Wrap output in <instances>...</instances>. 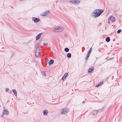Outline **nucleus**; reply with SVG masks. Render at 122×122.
Listing matches in <instances>:
<instances>
[{
  "instance_id": "20e7f679",
  "label": "nucleus",
  "mask_w": 122,
  "mask_h": 122,
  "mask_svg": "<svg viewBox=\"0 0 122 122\" xmlns=\"http://www.w3.org/2000/svg\"><path fill=\"white\" fill-rule=\"evenodd\" d=\"M80 1L79 0H72L70 1L71 3L74 4H77L80 3Z\"/></svg>"
},
{
  "instance_id": "412c9836",
  "label": "nucleus",
  "mask_w": 122,
  "mask_h": 122,
  "mask_svg": "<svg viewBox=\"0 0 122 122\" xmlns=\"http://www.w3.org/2000/svg\"><path fill=\"white\" fill-rule=\"evenodd\" d=\"M89 54H87V56L86 57V59H85L86 60H87L88 59L89 57Z\"/></svg>"
},
{
  "instance_id": "9d476101",
  "label": "nucleus",
  "mask_w": 122,
  "mask_h": 122,
  "mask_svg": "<svg viewBox=\"0 0 122 122\" xmlns=\"http://www.w3.org/2000/svg\"><path fill=\"white\" fill-rule=\"evenodd\" d=\"M68 74V73H66L64 74L63 76L62 77V79L63 80H64L65 78L67 76Z\"/></svg>"
},
{
  "instance_id": "423d86ee",
  "label": "nucleus",
  "mask_w": 122,
  "mask_h": 122,
  "mask_svg": "<svg viewBox=\"0 0 122 122\" xmlns=\"http://www.w3.org/2000/svg\"><path fill=\"white\" fill-rule=\"evenodd\" d=\"M108 20H109L111 21L112 22H114L115 20V18L113 16H110Z\"/></svg>"
},
{
  "instance_id": "dca6fc26",
  "label": "nucleus",
  "mask_w": 122,
  "mask_h": 122,
  "mask_svg": "<svg viewBox=\"0 0 122 122\" xmlns=\"http://www.w3.org/2000/svg\"><path fill=\"white\" fill-rule=\"evenodd\" d=\"M12 91H13V92L14 93V94H15V95L16 96H17V93H16V92L15 90L13 89V90H12Z\"/></svg>"
},
{
  "instance_id": "6e6552de",
  "label": "nucleus",
  "mask_w": 122,
  "mask_h": 122,
  "mask_svg": "<svg viewBox=\"0 0 122 122\" xmlns=\"http://www.w3.org/2000/svg\"><path fill=\"white\" fill-rule=\"evenodd\" d=\"M32 20L35 22H38L40 20L39 19L35 17L33 18H32Z\"/></svg>"
},
{
  "instance_id": "f257e3e1",
  "label": "nucleus",
  "mask_w": 122,
  "mask_h": 122,
  "mask_svg": "<svg viewBox=\"0 0 122 122\" xmlns=\"http://www.w3.org/2000/svg\"><path fill=\"white\" fill-rule=\"evenodd\" d=\"M103 10L102 9H97L95 10L93 13V16L95 17H96L99 16L103 12Z\"/></svg>"
},
{
  "instance_id": "a878e982",
  "label": "nucleus",
  "mask_w": 122,
  "mask_h": 122,
  "mask_svg": "<svg viewBox=\"0 0 122 122\" xmlns=\"http://www.w3.org/2000/svg\"><path fill=\"white\" fill-rule=\"evenodd\" d=\"M43 74H44V75L45 76H46V75L45 74V73L44 72H42Z\"/></svg>"
},
{
  "instance_id": "39448f33",
  "label": "nucleus",
  "mask_w": 122,
  "mask_h": 122,
  "mask_svg": "<svg viewBox=\"0 0 122 122\" xmlns=\"http://www.w3.org/2000/svg\"><path fill=\"white\" fill-rule=\"evenodd\" d=\"M68 112V110L67 109H63L62 110L61 114H65Z\"/></svg>"
},
{
  "instance_id": "0eeeda50",
  "label": "nucleus",
  "mask_w": 122,
  "mask_h": 122,
  "mask_svg": "<svg viewBox=\"0 0 122 122\" xmlns=\"http://www.w3.org/2000/svg\"><path fill=\"white\" fill-rule=\"evenodd\" d=\"M8 113L9 112L7 110H5L3 112L2 116H3L4 115H7Z\"/></svg>"
},
{
  "instance_id": "a211bd4d",
  "label": "nucleus",
  "mask_w": 122,
  "mask_h": 122,
  "mask_svg": "<svg viewBox=\"0 0 122 122\" xmlns=\"http://www.w3.org/2000/svg\"><path fill=\"white\" fill-rule=\"evenodd\" d=\"M71 55L70 53H68L67 55V56L68 57L70 58L71 57Z\"/></svg>"
},
{
  "instance_id": "ddd939ff",
  "label": "nucleus",
  "mask_w": 122,
  "mask_h": 122,
  "mask_svg": "<svg viewBox=\"0 0 122 122\" xmlns=\"http://www.w3.org/2000/svg\"><path fill=\"white\" fill-rule=\"evenodd\" d=\"M54 62V61L53 60H50L49 62V65H50L51 64H53Z\"/></svg>"
},
{
  "instance_id": "bb28decb",
  "label": "nucleus",
  "mask_w": 122,
  "mask_h": 122,
  "mask_svg": "<svg viewBox=\"0 0 122 122\" xmlns=\"http://www.w3.org/2000/svg\"><path fill=\"white\" fill-rule=\"evenodd\" d=\"M85 103V102H83V103Z\"/></svg>"
},
{
  "instance_id": "9b49d317",
  "label": "nucleus",
  "mask_w": 122,
  "mask_h": 122,
  "mask_svg": "<svg viewBox=\"0 0 122 122\" xmlns=\"http://www.w3.org/2000/svg\"><path fill=\"white\" fill-rule=\"evenodd\" d=\"M48 11H45L43 13H41V15L43 16H45L48 14Z\"/></svg>"
},
{
  "instance_id": "2eb2a0df",
  "label": "nucleus",
  "mask_w": 122,
  "mask_h": 122,
  "mask_svg": "<svg viewBox=\"0 0 122 122\" xmlns=\"http://www.w3.org/2000/svg\"><path fill=\"white\" fill-rule=\"evenodd\" d=\"M48 113L47 111V110H45L43 111V114L44 115H47Z\"/></svg>"
},
{
  "instance_id": "1a4fd4ad",
  "label": "nucleus",
  "mask_w": 122,
  "mask_h": 122,
  "mask_svg": "<svg viewBox=\"0 0 122 122\" xmlns=\"http://www.w3.org/2000/svg\"><path fill=\"white\" fill-rule=\"evenodd\" d=\"M94 69V68L93 67H92L89 68L88 70V71L89 72H91Z\"/></svg>"
},
{
  "instance_id": "f3484780",
  "label": "nucleus",
  "mask_w": 122,
  "mask_h": 122,
  "mask_svg": "<svg viewBox=\"0 0 122 122\" xmlns=\"http://www.w3.org/2000/svg\"><path fill=\"white\" fill-rule=\"evenodd\" d=\"M106 41L107 42H108L110 41V39L109 37H107L106 38Z\"/></svg>"
},
{
  "instance_id": "f03ea898",
  "label": "nucleus",
  "mask_w": 122,
  "mask_h": 122,
  "mask_svg": "<svg viewBox=\"0 0 122 122\" xmlns=\"http://www.w3.org/2000/svg\"><path fill=\"white\" fill-rule=\"evenodd\" d=\"M64 29V28L62 27H56L54 29V32H57L61 31Z\"/></svg>"
},
{
  "instance_id": "5701e85b",
  "label": "nucleus",
  "mask_w": 122,
  "mask_h": 122,
  "mask_svg": "<svg viewBox=\"0 0 122 122\" xmlns=\"http://www.w3.org/2000/svg\"><path fill=\"white\" fill-rule=\"evenodd\" d=\"M48 44V43H46V44L45 43H43V45L44 46H46V45H47V44Z\"/></svg>"
},
{
  "instance_id": "393cba45",
  "label": "nucleus",
  "mask_w": 122,
  "mask_h": 122,
  "mask_svg": "<svg viewBox=\"0 0 122 122\" xmlns=\"http://www.w3.org/2000/svg\"><path fill=\"white\" fill-rule=\"evenodd\" d=\"M48 59L46 58L45 60V61L46 62H47L48 61Z\"/></svg>"
},
{
  "instance_id": "6ab92c4d",
  "label": "nucleus",
  "mask_w": 122,
  "mask_h": 122,
  "mask_svg": "<svg viewBox=\"0 0 122 122\" xmlns=\"http://www.w3.org/2000/svg\"><path fill=\"white\" fill-rule=\"evenodd\" d=\"M69 49L67 48H65V50L66 52H67L69 51Z\"/></svg>"
},
{
  "instance_id": "cd10ccee",
  "label": "nucleus",
  "mask_w": 122,
  "mask_h": 122,
  "mask_svg": "<svg viewBox=\"0 0 122 122\" xmlns=\"http://www.w3.org/2000/svg\"><path fill=\"white\" fill-rule=\"evenodd\" d=\"M20 0V1H22V0Z\"/></svg>"
},
{
  "instance_id": "4468645a",
  "label": "nucleus",
  "mask_w": 122,
  "mask_h": 122,
  "mask_svg": "<svg viewBox=\"0 0 122 122\" xmlns=\"http://www.w3.org/2000/svg\"><path fill=\"white\" fill-rule=\"evenodd\" d=\"M103 81H102L100 82L98 85H97L96 86L97 87H98L100 86L102 84H103Z\"/></svg>"
},
{
  "instance_id": "4be33fe9",
  "label": "nucleus",
  "mask_w": 122,
  "mask_h": 122,
  "mask_svg": "<svg viewBox=\"0 0 122 122\" xmlns=\"http://www.w3.org/2000/svg\"><path fill=\"white\" fill-rule=\"evenodd\" d=\"M121 30H118L117 31V33H120V32L121 31Z\"/></svg>"
},
{
  "instance_id": "7ed1b4c3",
  "label": "nucleus",
  "mask_w": 122,
  "mask_h": 122,
  "mask_svg": "<svg viewBox=\"0 0 122 122\" xmlns=\"http://www.w3.org/2000/svg\"><path fill=\"white\" fill-rule=\"evenodd\" d=\"M40 49L39 47H37L36 48V52L35 53V56L36 57H38L40 52Z\"/></svg>"
},
{
  "instance_id": "aec40b11",
  "label": "nucleus",
  "mask_w": 122,
  "mask_h": 122,
  "mask_svg": "<svg viewBox=\"0 0 122 122\" xmlns=\"http://www.w3.org/2000/svg\"><path fill=\"white\" fill-rule=\"evenodd\" d=\"M92 48H91L90 49L88 53V54H89V55H90V53H91V52L92 51V50H91V49H92Z\"/></svg>"
},
{
  "instance_id": "f8f14e48",
  "label": "nucleus",
  "mask_w": 122,
  "mask_h": 122,
  "mask_svg": "<svg viewBox=\"0 0 122 122\" xmlns=\"http://www.w3.org/2000/svg\"><path fill=\"white\" fill-rule=\"evenodd\" d=\"M42 34V33H41L40 34H39L36 37V40H38L40 38L41 35V34Z\"/></svg>"
},
{
  "instance_id": "b1692460",
  "label": "nucleus",
  "mask_w": 122,
  "mask_h": 122,
  "mask_svg": "<svg viewBox=\"0 0 122 122\" xmlns=\"http://www.w3.org/2000/svg\"><path fill=\"white\" fill-rule=\"evenodd\" d=\"M9 90V89L7 88H6L5 89L6 91V92H7Z\"/></svg>"
}]
</instances>
